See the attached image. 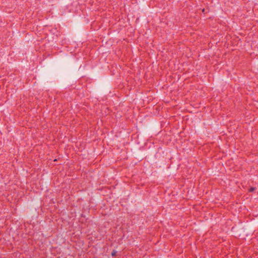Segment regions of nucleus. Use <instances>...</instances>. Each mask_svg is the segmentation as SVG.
Returning <instances> with one entry per match:
<instances>
[{
	"label": "nucleus",
	"instance_id": "f257e3e1",
	"mask_svg": "<svg viewBox=\"0 0 258 258\" xmlns=\"http://www.w3.org/2000/svg\"><path fill=\"white\" fill-rule=\"evenodd\" d=\"M116 254V251L115 250H113L112 251V252H111V255L112 256H115Z\"/></svg>",
	"mask_w": 258,
	"mask_h": 258
},
{
	"label": "nucleus",
	"instance_id": "f03ea898",
	"mask_svg": "<svg viewBox=\"0 0 258 258\" xmlns=\"http://www.w3.org/2000/svg\"><path fill=\"white\" fill-rule=\"evenodd\" d=\"M255 189V187H251L249 189V191L251 192V191H253Z\"/></svg>",
	"mask_w": 258,
	"mask_h": 258
}]
</instances>
